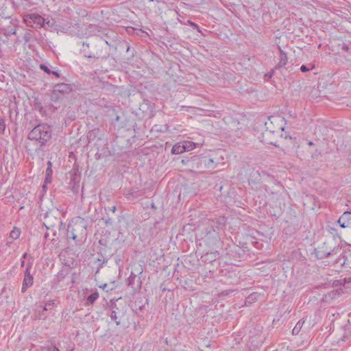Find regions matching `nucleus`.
<instances>
[{"label":"nucleus","mask_w":351,"mask_h":351,"mask_svg":"<svg viewBox=\"0 0 351 351\" xmlns=\"http://www.w3.org/2000/svg\"><path fill=\"white\" fill-rule=\"evenodd\" d=\"M332 241H327L323 243L315 250V254L317 258L322 259L328 258L330 256H337V258L334 260V263L343 265L346 261L345 250L341 247H332Z\"/></svg>","instance_id":"f257e3e1"},{"label":"nucleus","mask_w":351,"mask_h":351,"mask_svg":"<svg viewBox=\"0 0 351 351\" xmlns=\"http://www.w3.org/2000/svg\"><path fill=\"white\" fill-rule=\"evenodd\" d=\"M87 221L80 217L73 219L68 226L67 237L73 240L85 239L87 234Z\"/></svg>","instance_id":"f03ea898"},{"label":"nucleus","mask_w":351,"mask_h":351,"mask_svg":"<svg viewBox=\"0 0 351 351\" xmlns=\"http://www.w3.org/2000/svg\"><path fill=\"white\" fill-rule=\"evenodd\" d=\"M108 43L101 38H97L95 41L91 44V50L89 53L85 51V46L89 47V44L83 43V52L85 57L88 58H104L108 56L107 49Z\"/></svg>","instance_id":"7ed1b4c3"},{"label":"nucleus","mask_w":351,"mask_h":351,"mask_svg":"<svg viewBox=\"0 0 351 351\" xmlns=\"http://www.w3.org/2000/svg\"><path fill=\"white\" fill-rule=\"evenodd\" d=\"M52 130L45 123L38 124L29 133L28 138L32 141H37L40 146L45 145L51 138Z\"/></svg>","instance_id":"20e7f679"},{"label":"nucleus","mask_w":351,"mask_h":351,"mask_svg":"<svg viewBox=\"0 0 351 351\" xmlns=\"http://www.w3.org/2000/svg\"><path fill=\"white\" fill-rule=\"evenodd\" d=\"M143 267L141 264H134L130 276L127 280V285L134 289H141L142 286Z\"/></svg>","instance_id":"39448f33"},{"label":"nucleus","mask_w":351,"mask_h":351,"mask_svg":"<svg viewBox=\"0 0 351 351\" xmlns=\"http://www.w3.org/2000/svg\"><path fill=\"white\" fill-rule=\"evenodd\" d=\"M23 21L29 27L40 28L44 25L45 19L38 14L32 13L25 14L23 16Z\"/></svg>","instance_id":"423d86ee"},{"label":"nucleus","mask_w":351,"mask_h":351,"mask_svg":"<svg viewBox=\"0 0 351 351\" xmlns=\"http://www.w3.org/2000/svg\"><path fill=\"white\" fill-rule=\"evenodd\" d=\"M31 265H27L25 271L24 279L21 291L25 292L26 289L33 285V276L30 274Z\"/></svg>","instance_id":"0eeeda50"},{"label":"nucleus","mask_w":351,"mask_h":351,"mask_svg":"<svg viewBox=\"0 0 351 351\" xmlns=\"http://www.w3.org/2000/svg\"><path fill=\"white\" fill-rule=\"evenodd\" d=\"M337 223L342 228H351V212H344L338 219Z\"/></svg>","instance_id":"6e6552de"},{"label":"nucleus","mask_w":351,"mask_h":351,"mask_svg":"<svg viewBox=\"0 0 351 351\" xmlns=\"http://www.w3.org/2000/svg\"><path fill=\"white\" fill-rule=\"evenodd\" d=\"M71 87L69 84L62 83L56 84L53 90V93L56 95L58 93L64 94L69 93L71 91Z\"/></svg>","instance_id":"1a4fd4ad"},{"label":"nucleus","mask_w":351,"mask_h":351,"mask_svg":"<svg viewBox=\"0 0 351 351\" xmlns=\"http://www.w3.org/2000/svg\"><path fill=\"white\" fill-rule=\"evenodd\" d=\"M284 130V128L283 127H280L278 128V130L277 131H274V130H268V127L267 128V130L265 131V133H263V138H264V141L267 143V144H271V145H274L275 146H277L276 145V141H269L268 139V137L270 134H274V133H280V131H282Z\"/></svg>","instance_id":"9d476101"},{"label":"nucleus","mask_w":351,"mask_h":351,"mask_svg":"<svg viewBox=\"0 0 351 351\" xmlns=\"http://www.w3.org/2000/svg\"><path fill=\"white\" fill-rule=\"evenodd\" d=\"M16 25L15 23L12 24V26L5 27L3 29L4 34L8 38L12 35H15L16 33Z\"/></svg>","instance_id":"9b49d317"},{"label":"nucleus","mask_w":351,"mask_h":351,"mask_svg":"<svg viewBox=\"0 0 351 351\" xmlns=\"http://www.w3.org/2000/svg\"><path fill=\"white\" fill-rule=\"evenodd\" d=\"M185 152L183 143H179L173 145L171 152L173 154H180Z\"/></svg>","instance_id":"f8f14e48"},{"label":"nucleus","mask_w":351,"mask_h":351,"mask_svg":"<svg viewBox=\"0 0 351 351\" xmlns=\"http://www.w3.org/2000/svg\"><path fill=\"white\" fill-rule=\"evenodd\" d=\"M98 298H99V293L96 291L94 293H93L92 294H90L87 298V300H86L85 305L88 306L90 304H93Z\"/></svg>","instance_id":"ddd939ff"},{"label":"nucleus","mask_w":351,"mask_h":351,"mask_svg":"<svg viewBox=\"0 0 351 351\" xmlns=\"http://www.w3.org/2000/svg\"><path fill=\"white\" fill-rule=\"evenodd\" d=\"M287 63V57L286 53H285L282 50H280V59L278 63V66L279 67L284 66Z\"/></svg>","instance_id":"4468645a"},{"label":"nucleus","mask_w":351,"mask_h":351,"mask_svg":"<svg viewBox=\"0 0 351 351\" xmlns=\"http://www.w3.org/2000/svg\"><path fill=\"white\" fill-rule=\"evenodd\" d=\"M304 323V320H299L298 322L296 324V325L295 326V327L293 328V329L292 330V334L293 335H297L299 334V332H300L302 326H303V324Z\"/></svg>","instance_id":"2eb2a0df"},{"label":"nucleus","mask_w":351,"mask_h":351,"mask_svg":"<svg viewBox=\"0 0 351 351\" xmlns=\"http://www.w3.org/2000/svg\"><path fill=\"white\" fill-rule=\"evenodd\" d=\"M47 165H48V167H47V169L46 171V177H45V182H50V180L51 178V173H52L51 162L50 161H49Z\"/></svg>","instance_id":"dca6fc26"},{"label":"nucleus","mask_w":351,"mask_h":351,"mask_svg":"<svg viewBox=\"0 0 351 351\" xmlns=\"http://www.w3.org/2000/svg\"><path fill=\"white\" fill-rule=\"evenodd\" d=\"M69 273V269L65 268L60 270L56 275V277L58 278V281H60L63 280L66 275H68Z\"/></svg>","instance_id":"f3484780"},{"label":"nucleus","mask_w":351,"mask_h":351,"mask_svg":"<svg viewBox=\"0 0 351 351\" xmlns=\"http://www.w3.org/2000/svg\"><path fill=\"white\" fill-rule=\"evenodd\" d=\"M183 144L184 145L185 152H189L193 150L196 147V143L191 141H184Z\"/></svg>","instance_id":"a211bd4d"},{"label":"nucleus","mask_w":351,"mask_h":351,"mask_svg":"<svg viewBox=\"0 0 351 351\" xmlns=\"http://www.w3.org/2000/svg\"><path fill=\"white\" fill-rule=\"evenodd\" d=\"M106 260L104 258H103V259H100V258H97V260H95L93 263V264L95 265H96L97 267V271H96V274H97L99 271V269L101 267H102L103 265L106 263Z\"/></svg>","instance_id":"6ab92c4d"},{"label":"nucleus","mask_w":351,"mask_h":351,"mask_svg":"<svg viewBox=\"0 0 351 351\" xmlns=\"http://www.w3.org/2000/svg\"><path fill=\"white\" fill-rule=\"evenodd\" d=\"M21 234L19 229L14 228L10 234V237L13 239H17Z\"/></svg>","instance_id":"aec40b11"},{"label":"nucleus","mask_w":351,"mask_h":351,"mask_svg":"<svg viewBox=\"0 0 351 351\" xmlns=\"http://www.w3.org/2000/svg\"><path fill=\"white\" fill-rule=\"evenodd\" d=\"M214 160L213 158H208L204 160V165L209 169H215L216 165L214 164Z\"/></svg>","instance_id":"412c9836"},{"label":"nucleus","mask_w":351,"mask_h":351,"mask_svg":"<svg viewBox=\"0 0 351 351\" xmlns=\"http://www.w3.org/2000/svg\"><path fill=\"white\" fill-rule=\"evenodd\" d=\"M219 254L217 252H210L207 253L205 256V261H208L209 262L212 263L213 261H215V259L213 260V258H215Z\"/></svg>","instance_id":"4be33fe9"},{"label":"nucleus","mask_w":351,"mask_h":351,"mask_svg":"<svg viewBox=\"0 0 351 351\" xmlns=\"http://www.w3.org/2000/svg\"><path fill=\"white\" fill-rule=\"evenodd\" d=\"M258 294L256 293H253L250 294L245 300L246 303L252 304L257 300Z\"/></svg>","instance_id":"5701e85b"},{"label":"nucleus","mask_w":351,"mask_h":351,"mask_svg":"<svg viewBox=\"0 0 351 351\" xmlns=\"http://www.w3.org/2000/svg\"><path fill=\"white\" fill-rule=\"evenodd\" d=\"M78 171L76 170L74 173V174L72 176V178L71 180V183H73V184H78L80 182V176L78 174Z\"/></svg>","instance_id":"b1692460"},{"label":"nucleus","mask_w":351,"mask_h":351,"mask_svg":"<svg viewBox=\"0 0 351 351\" xmlns=\"http://www.w3.org/2000/svg\"><path fill=\"white\" fill-rule=\"evenodd\" d=\"M32 38V34L31 32H29V31L25 32V33L23 35V39L25 40V44H27L29 42H30Z\"/></svg>","instance_id":"393cba45"},{"label":"nucleus","mask_w":351,"mask_h":351,"mask_svg":"<svg viewBox=\"0 0 351 351\" xmlns=\"http://www.w3.org/2000/svg\"><path fill=\"white\" fill-rule=\"evenodd\" d=\"M110 318L114 320L117 326L120 325V322L118 320L117 313L115 311H112L110 313Z\"/></svg>","instance_id":"a878e982"},{"label":"nucleus","mask_w":351,"mask_h":351,"mask_svg":"<svg viewBox=\"0 0 351 351\" xmlns=\"http://www.w3.org/2000/svg\"><path fill=\"white\" fill-rule=\"evenodd\" d=\"M51 218H52V215L49 213H47L45 217V223L49 226H55L56 223H53L52 221H51Z\"/></svg>","instance_id":"bb28decb"},{"label":"nucleus","mask_w":351,"mask_h":351,"mask_svg":"<svg viewBox=\"0 0 351 351\" xmlns=\"http://www.w3.org/2000/svg\"><path fill=\"white\" fill-rule=\"evenodd\" d=\"M53 302L49 301L47 303L45 304V306L44 307V310L48 311L52 309V307L53 306Z\"/></svg>","instance_id":"cd10ccee"},{"label":"nucleus","mask_w":351,"mask_h":351,"mask_svg":"<svg viewBox=\"0 0 351 351\" xmlns=\"http://www.w3.org/2000/svg\"><path fill=\"white\" fill-rule=\"evenodd\" d=\"M40 68L48 74H51V70L45 64H41L40 65Z\"/></svg>","instance_id":"c85d7f7f"},{"label":"nucleus","mask_w":351,"mask_h":351,"mask_svg":"<svg viewBox=\"0 0 351 351\" xmlns=\"http://www.w3.org/2000/svg\"><path fill=\"white\" fill-rule=\"evenodd\" d=\"M5 130V121L3 119H0V130L3 132Z\"/></svg>","instance_id":"c756f323"},{"label":"nucleus","mask_w":351,"mask_h":351,"mask_svg":"<svg viewBox=\"0 0 351 351\" xmlns=\"http://www.w3.org/2000/svg\"><path fill=\"white\" fill-rule=\"evenodd\" d=\"M310 70L306 65H302L300 67V71L303 73L307 72Z\"/></svg>","instance_id":"7c9ffc66"},{"label":"nucleus","mask_w":351,"mask_h":351,"mask_svg":"<svg viewBox=\"0 0 351 351\" xmlns=\"http://www.w3.org/2000/svg\"><path fill=\"white\" fill-rule=\"evenodd\" d=\"M337 295H339L338 291H332L329 293V296H330L331 298H335Z\"/></svg>","instance_id":"2f4dec72"},{"label":"nucleus","mask_w":351,"mask_h":351,"mask_svg":"<svg viewBox=\"0 0 351 351\" xmlns=\"http://www.w3.org/2000/svg\"><path fill=\"white\" fill-rule=\"evenodd\" d=\"M47 351H60L55 346H50L47 348Z\"/></svg>","instance_id":"473e14b6"},{"label":"nucleus","mask_w":351,"mask_h":351,"mask_svg":"<svg viewBox=\"0 0 351 351\" xmlns=\"http://www.w3.org/2000/svg\"><path fill=\"white\" fill-rule=\"evenodd\" d=\"M319 155H320V152L315 153V154H313L311 155V158L313 159L317 158Z\"/></svg>","instance_id":"72a5a7b5"},{"label":"nucleus","mask_w":351,"mask_h":351,"mask_svg":"<svg viewBox=\"0 0 351 351\" xmlns=\"http://www.w3.org/2000/svg\"><path fill=\"white\" fill-rule=\"evenodd\" d=\"M329 257H330L332 258V263L335 264V263H334V260L337 258V256H330ZM336 265H338V264L336 263Z\"/></svg>","instance_id":"f704fd0d"},{"label":"nucleus","mask_w":351,"mask_h":351,"mask_svg":"<svg viewBox=\"0 0 351 351\" xmlns=\"http://www.w3.org/2000/svg\"><path fill=\"white\" fill-rule=\"evenodd\" d=\"M51 73H52L53 75H56L57 77H60V75H59L58 71H51Z\"/></svg>","instance_id":"c9c22d12"},{"label":"nucleus","mask_w":351,"mask_h":351,"mask_svg":"<svg viewBox=\"0 0 351 351\" xmlns=\"http://www.w3.org/2000/svg\"><path fill=\"white\" fill-rule=\"evenodd\" d=\"M190 24L191 25V26H193V27H194L195 28L198 27L197 25L196 24H195L194 23L191 22Z\"/></svg>","instance_id":"e433bc0d"},{"label":"nucleus","mask_w":351,"mask_h":351,"mask_svg":"<svg viewBox=\"0 0 351 351\" xmlns=\"http://www.w3.org/2000/svg\"><path fill=\"white\" fill-rule=\"evenodd\" d=\"M47 183V182H45V184H43V189L44 190H45V189L47 188V186H46Z\"/></svg>","instance_id":"4c0bfd02"},{"label":"nucleus","mask_w":351,"mask_h":351,"mask_svg":"<svg viewBox=\"0 0 351 351\" xmlns=\"http://www.w3.org/2000/svg\"><path fill=\"white\" fill-rule=\"evenodd\" d=\"M308 145L309 146H312V145H313V143L312 141H309V142L308 143Z\"/></svg>","instance_id":"58836bf2"},{"label":"nucleus","mask_w":351,"mask_h":351,"mask_svg":"<svg viewBox=\"0 0 351 351\" xmlns=\"http://www.w3.org/2000/svg\"><path fill=\"white\" fill-rule=\"evenodd\" d=\"M115 210H116V206H113V207L112 208V211L113 213H114V212H115Z\"/></svg>","instance_id":"ea45409f"},{"label":"nucleus","mask_w":351,"mask_h":351,"mask_svg":"<svg viewBox=\"0 0 351 351\" xmlns=\"http://www.w3.org/2000/svg\"><path fill=\"white\" fill-rule=\"evenodd\" d=\"M55 219V221H56V223H58V222H59L58 219H57V218H56V217H55V219Z\"/></svg>","instance_id":"a19ab883"},{"label":"nucleus","mask_w":351,"mask_h":351,"mask_svg":"<svg viewBox=\"0 0 351 351\" xmlns=\"http://www.w3.org/2000/svg\"><path fill=\"white\" fill-rule=\"evenodd\" d=\"M26 256H27V253H25V254H23V257L25 258H26Z\"/></svg>","instance_id":"79ce46f5"},{"label":"nucleus","mask_w":351,"mask_h":351,"mask_svg":"<svg viewBox=\"0 0 351 351\" xmlns=\"http://www.w3.org/2000/svg\"><path fill=\"white\" fill-rule=\"evenodd\" d=\"M19 42H20V40H19V39H17V40L15 41V43H19Z\"/></svg>","instance_id":"37998d69"},{"label":"nucleus","mask_w":351,"mask_h":351,"mask_svg":"<svg viewBox=\"0 0 351 351\" xmlns=\"http://www.w3.org/2000/svg\"><path fill=\"white\" fill-rule=\"evenodd\" d=\"M24 264H25V262H24V261H23V262L21 263V266H24Z\"/></svg>","instance_id":"c03bdc74"}]
</instances>
